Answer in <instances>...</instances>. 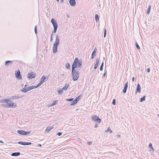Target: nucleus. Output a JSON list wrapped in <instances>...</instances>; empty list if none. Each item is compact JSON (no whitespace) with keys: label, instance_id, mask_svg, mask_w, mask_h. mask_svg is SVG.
<instances>
[{"label":"nucleus","instance_id":"1","mask_svg":"<svg viewBox=\"0 0 159 159\" xmlns=\"http://www.w3.org/2000/svg\"><path fill=\"white\" fill-rule=\"evenodd\" d=\"M79 69H72L71 75L72 76V80L74 81H75L78 79L80 72L78 71Z\"/></svg>","mask_w":159,"mask_h":159},{"label":"nucleus","instance_id":"2","mask_svg":"<svg viewBox=\"0 0 159 159\" xmlns=\"http://www.w3.org/2000/svg\"><path fill=\"white\" fill-rule=\"evenodd\" d=\"M59 43V37L58 35H57L56 37V40L53 44V52L56 53L57 51V47Z\"/></svg>","mask_w":159,"mask_h":159},{"label":"nucleus","instance_id":"3","mask_svg":"<svg viewBox=\"0 0 159 159\" xmlns=\"http://www.w3.org/2000/svg\"><path fill=\"white\" fill-rule=\"evenodd\" d=\"M1 106L5 108L11 107L14 108L16 107V104H15L14 103H11V102H9L7 104L3 103L1 104Z\"/></svg>","mask_w":159,"mask_h":159},{"label":"nucleus","instance_id":"4","mask_svg":"<svg viewBox=\"0 0 159 159\" xmlns=\"http://www.w3.org/2000/svg\"><path fill=\"white\" fill-rule=\"evenodd\" d=\"M78 61V59L77 57L75 58L72 66V69H78L77 66Z\"/></svg>","mask_w":159,"mask_h":159},{"label":"nucleus","instance_id":"5","mask_svg":"<svg viewBox=\"0 0 159 159\" xmlns=\"http://www.w3.org/2000/svg\"><path fill=\"white\" fill-rule=\"evenodd\" d=\"M34 87L33 85L27 87L26 89L25 88H23L22 89H21L20 91L24 93H26L30 90L34 89Z\"/></svg>","mask_w":159,"mask_h":159},{"label":"nucleus","instance_id":"6","mask_svg":"<svg viewBox=\"0 0 159 159\" xmlns=\"http://www.w3.org/2000/svg\"><path fill=\"white\" fill-rule=\"evenodd\" d=\"M35 73H34L33 72H29L27 75V77L29 79H31L35 76Z\"/></svg>","mask_w":159,"mask_h":159},{"label":"nucleus","instance_id":"7","mask_svg":"<svg viewBox=\"0 0 159 159\" xmlns=\"http://www.w3.org/2000/svg\"><path fill=\"white\" fill-rule=\"evenodd\" d=\"M80 97H81V95H80L78 97H76L75 100L71 102L70 104V105L72 106L76 104L79 100L80 99Z\"/></svg>","mask_w":159,"mask_h":159},{"label":"nucleus","instance_id":"8","mask_svg":"<svg viewBox=\"0 0 159 159\" xmlns=\"http://www.w3.org/2000/svg\"><path fill=\"white\" fill-rule=\"evenodd\" d=\"M17 143L23 145H30L32 144L30 142H24L22 141L18 142Z\"/></svg>","mask_w":159,"mask_h":159},{"label":"nucleus","instance_id":"9","mask_svg":"<svg viewBox=\"0 0 159 159\" xmlns=\"http://www.w3.org/2000/svg\"><path fill=\"white\" fill-rule=\"evenodd\" d=\"M16 77L18 79H20L22 78L20 74V70H18L15 74Z\"/></svg>","mask_w":159,"mask_h":159},{"label":"nucleus","instance_id":"10","mask_svg":"<svg viewBox=\"0 0 159 159\" xmlns=\"http://www.w3.org/2000/svg\"><path fill=\"white\" fill-rule=\"evenodd\" d=\"M51 21L53 27H57V25L56 20L52 18L51 19Z\"/></svg>","mask_w":159,"mask_h":159},{"label":"nucleus","instance_id":"11","mask_svg":"<svg viewBox=\"0 0 159 159\" xmlns=\"http://www.w3.org/2000/svg\"><path fill=\"white\" fill-rule=\"evenodd\" d=\"M94 122L96 123L94 125L95 128H97L98 126V125L101 122V120H93Z\"/></svg>","mask_w":159,"mask_h":159},{"label":"nucleus","instance_id":"12","mask_svg":"<svg viewBox=\"0 0 159 159\" xmlns=\"http://www.w3.org/2000/svg\"><path fill=\"white\" fill-rule=\"evenodd\" d=\"M23 97L22 95H17L16 96H14L11 97V99H19L20 98H23Z\"/></svg>","mask_w":159,"mask_h":159},{"label":"nucleus","instance_id":"13","mask_svg":"<svg viewBox=\"0 0 159 159\" xmlns=\"http://www.w3.org/2000/svg\"><path fill=\"white\" fill-rule=\"evenodd\" d=\"M10 99H2L0 100V102L2 103H6L7 104L10 101Z\"/></svg>","mask_w":159,"mask_h":159},{"label":"nucleus","instance_id":"14","mask_svg":"<svg viewBox=\"0 0 159 159\" xmlns=\"http://www.w3.org/2000/svg\"><path fill=\"white\" fill-rule=\"evenodd\" d=\"M48 79V77H46L44 75H43L40 80V82L43 84L45 82V79H46V81Z\"/></svg>","mask_w":159,"mask_h":159},{"label":"nucleus","instance_id":"15","mask_svg":"<svg viewBox=\"0 0 159 159\" xmlns=\"http://www.w3.org/2000/svg\"><path fill=\"white\" fill-rule=\"evenodd\" d=\"M128 81H127L125 84L123 92L124 93H126V90L128 88Z\"/></svg>","mask_w":159,"mask_h":159},{"label":"nucleus","instance_id":"16","mask_svg":"<svg viewBox=\"0 0 159 159\" xmlns=\"http://www.w3.org/2000/svg\"><path fill=\"white\" fill-rule=\"evenodd\" d=\"M69 3L70 5L72 7L75 6L76 5L75 0H70Z\"/></svg>","mask_w":159,"mask_h":159},{"label":"nucleus","instance_id":"17","mask_svg":"<svg viewBox=\"0 0 159 159\" xmlns=\"http://www.w3.org/2000/svg\"><path fill=\"white\" fill-rule=\"evenodd\" d=\"M138 92L139 93H140L141 92V87L140 84H137V86L136 93Z\"/></svg>","mask_w":159,"mask_h":159},{"label":"nucleus","instance_id":"18","mask_svg":"<svg viewBox=\"0 0 159 159\" xmlns=\"http://www.w3.org/2000/svg\"><path fill=\"white\" fill-rule=\"evenodd\" d=\"M53 127L52 126H48L45 129V132L46 133H48L52 129Z\"/></svg>","mask_w":159,"mask_h":159},{"label":"nucleus","instance_id":"19","mask_svg":"<svg viewBox=\"0 0 159 159\" xmlns=\"http://www.w3.org/2000/svg\"><path fill=\"white\" fill-rule=\"evenodd\" d=\"M20 152H15L12 153L11 154V155L12 156L17 157L20 155Z\"/></svg>","mask_w":159,"mask_h":159},{"label":"nucleus","instance_id":"20","mask_svg":"<svg viewBox=\"0 0 159 159\" xmlns=\"http://www.w3.org/2000/svg\"><path fill=\"white\" fill-rule=\"evenodd\" d=\"M99 60L98 58H97L96 59V63L95 65L94 66V69H96L97 68V67L98 64H99Z\"/></svg>","mask_w":159,"mask_h":159},{"label":"nucleus","instance_id":"21","mask_svg":"<svg viewBox=\"0 0 159 159\" xmlns=\"http://www.w3.org/2000/svg\"><path fill=\"white\" fill-rule=\"evenodd\" d=\"M76 120H69V125H73L75 124Z\"/></svg>","mask_w":159,"mask_h":159},{"label":"nucleus","instance_id":"22","mask_svg":"<svg viewBox=\"0 0 159 159\" xmlns=\"http://www.w3.org/2000/svg\"><path fill=\"white\" fill-rule=\"evenodd\" d=\"M96 53V51L95 50V49H94L92 54V55H91V59H93L94 58V57L95 56Z\"/></svg>","mask_w":159,"mask_h":159},{"label":"nucleus","instance_id":"23","mask_svg":"<svg viewBox=\"0 0 159 159\" xmlns=\"http://www.w3.org/2000/svg\"><path fill=\"white\" fill-rule=\"evenodd\" d=\"M24 131L23 130H17V133L19 134L24 135Z\"/></svg>","mask_w":159,"mask_h":159},{"label":"nucleus","instance_id":"24","mask_svg":"<svg viewBox=\"0 0 159 159\" xmlns=\"http://www.w3.org/2000/svg\"><path fill=\"white\" fill-rule=\"evenodd\" d=\"M12 64V61H7L5 62V64L6 66H8L10 64Z\"/></svg>","mask_w":159,"mask_h":159},{"label":"nucleus","instance_id":"25","mask_svg":"<svg viewBox=\"0 0 159 159\" xmlns=\"http://www.w3.org/2000/svg\"><path fill=\"white\" fill-rule=\"evenodd\" d=\"M91 119H100L98 116L96 115H93L91 116Z\"/></svg>","mask_w":159,"mask_h":159},{"label":"nucleus","instance_id":"26","mask_svg":"<svg viewBox=\"0 0 159 159\" xmlns=\"http://www.w3.org/2000/svg\"><path fill=\"white\" fill-rule=\"evenodd\" d=\"M78 67L81 68L82 66V61L81 60H79L78 62Z\"/></svg>","mask_w":159,"mask_h":159},{"label":"nucleus","instance_id":"27","mask_svg":"<svg viewBox=\"0 0 159 159\" xmlns=\"http://www.w3.org/2000/svg\"><path fill=\"white\" fill-rule=\"evenodd\" d=\"M63 90L62 89H61L57 90V91L59 95H61L63 93Z\"/></svg>","mask_w":159,"mask_h":159},{"label":"nucleus","instance_id":"28","mask_svg":"<svg viewBox=\"0 0 159 159\" xmlns=\"http://www.w3.org/2000/svg\"><path fill=\"white\" fill-rule=\"evenodd\" d=\"M69 84H66L65 86L63 87L62 89L63 90H66L69 87Z\"/></svg>","mask_w":159,"mask_h":159},{"label":"nucleus","instance_id":"29","mask_svg":"<svg viewBox=\"0 0 159 159\" xmlns=\"http://www.w3.org/2000/svg\"><path fill=\"white\" fill-rule=\"evenodd\" d=\"M66 67L68 69H69L70 68V66L69 63H67L65 64Z\"/></svg>","mask_w":159,"mask_h":159},{"label":"nucleus","instance_id":"30","mask_svg":"<svg viewBox=\"0 0 159 159\" xmlns=\"http://www.w3.org/2000/svg\"><path fill=\"white\" fill-rule=\"evenodd\" d=\"M151 6L150 5H149L148 6V9L147 11V14H149V13L150 12V10H151Z\"/></svg>","mask_w":159,"mask_h":159},{"label":"nucleus","instance_id":"31","mask_svg":"<svg viewBox=\"0 0 159 159\" xmlns=\"http://www.w3.org/2000/svg\"><path fill=\"white\" fill-rule=\"evenodd\" d=\"M95 20H96V22H97L99 20V16L97 14H96L95 15Z\"/></svg>","mask_w":159,"mask_h":159},{"label":"nucleus","instance_id":"32","mask_svg":"<svg viewBox=\"0 0 159 159\" xmlns=\"http://www.w3.org/2000/svg\"><path fill=\"white\" fill-rule=\"evenodd\" d=\"M30 132H31L30 131H24V135H27L29 134L30 133Z\"/></svg>","mask_w":159,"mask_h":159},{"label":"nucleus","instance_id":"33","mask_svg":"<svg viewBox=\"0 0 159 159\" xmlns=\"http://www.w3.org/2000/svg\"><path fill=\"white\" fill-rule=\"evenodd\" d=\"M145 96H143V97L141 98L140 99V102H142L145 101Z\"/></svg>","mask_w":159,"mask_h":159},{"label":"nucleus","instance_id":"34","mask_svg":"<svg viewBox=\"0 0 159 159\" xmlns=\"http://www.w3.org/2000/svg\"><path fill=\"white\" fill-rule=\"evenodd\" d=\"M57 100L53 101L52 103L50 105V106L52 107L56 104H57Z\"/></svg>","mask_w":159,"mask_h":159},{"label":"nucleus","instance_id":"35","mask_svg":"<svg viewBox=\"0 0 159 159\" xmlns=\"http://www.w3.org/2000/svg\"><path fill=\"white\" fill-rule=\"evenodd\" d=\"M42 84L41 82H40V83H39L36 86H34V87H34V89L39 87Z\"/></svg>","mask_w":159,"mask_h":159},{"label":"nucleus","instance_id":"36","mask_svg":"<svg viewBox=\"0 0 159 159\" xmlns=\"http://www.w3.org/2000/svg\"><path fill=\"white\" fill-rule=\"evenodd\" d=\"M105 132H109L110 133H111L112 132V131L111 130L110 128L109 127H108L107 130L105 131Z\"/></svg>","mask_w":159,"mask_h":159},{"label":"nucleus","instance_id":"37","mask_svg":"<svg viewBox=\"0 0 159 159\" xmlns=\"http://www.w3.org/2000/svg\"><path fill=\"white\" fill-rule=\"evenodd\" d=\"M103 62H102V63L100 67V71H102L103 70Z\"/></svg>","mask_w":159,"mask_h":159},{"label":"nucleus","instance_id":"38","mask_svg":"<svg viewBox=\"0 0 159 159\" xmlns=\"http://www.w3.org/2000/svg\"><path fill=\"white\" fill-rule=\"evenodd\" d=\"M148 147L152 150H154L153 148L152 147V144L151 143H150L148 145Z\"/></svg>","mask_w":159,"mask_h":159},{"label":"nucleus","instance_id":"39","mask_svg":"<svg viewBox=\"0 0 159 159\" xmlns=\"http://www.w3.org/2000/svg\"><path fill=\"white\" fill-rule=\"evenodd\" d=\"M104 37L105 38L106 35V29L105 28H104Z\"/></svg>","mask_w":159,"mask_h":159},{"label":"nucleus","instance_id":"40","mask_svg":"<svg viewBox=\"0 0 159 159\" xmlns=\"http://www.w3.org/2000/svg\"><path fill=\"white\" fill-rule=\"evenodd\" d=\"M136 46L137 49L139 50L140 49V48L137 42L136 43Z\"/></svg>","mask_w":159,"mask_h":159},{"label":"nucleus","instance_id":"41","mask_svg":"<svg viewBox=\"0 0 159 159\" xmlns=\"http://www.w3.org/2000/svg\"><path fill=\"white\" fill-rule=\"evenodd\" d=\"M57 27H54V30L52 31V32L53 33H55L57 31Z\"/></svg>","mask_w":159,"mask_h":159},{"label":"nucleus","instance_id":"42","mask_svg":"<svg viewBox=\"0 0 159 159\" xmlns=\"http://www.w3.org/2000/svg\"><path fill=\"white\" fill-rule=\"evenodd\" d=\"M34 32L36 34H37V26L35 25L34 27Z\"/></svg>","mask_w":159,"mask_h":159},{"label":"nucleus","instance_id":"43","mask_svg":"<svg viewBox=\"0 0 159 159\" xmlns=\"http://www.w3.org/2000/svg\"><path fill=\"white\" fill-rule=\"evenodd\" d=\"M73 100V98H69V99H66V100L68 101H72V102Z\"/></svg>","mask_w":159,"mask_h":159},{"label":"nucleus","instance_id":"44","mask_svg":"<svg viewBox=\"0 0 159 159\" xmlns=\"http://www.w3.org/2000/svg\"><path fill=\"white\" fill-rule=\"evenodd\" d=\"M112 104L113 105H115L116 104V100L115 99H113L112 102Z\"/></svg>","mask_w":159,"mask_h":159},{"label":"nucleus","instance_id":"45","mask_svg":"<svg viewBox=\"0 0 159 159\" xmlns=\"http://www.w3.org/2000/svg\"><path fill=\"white\" fill-rule=\"evenodd\" d=\"M62 134V132H59L57 133V135L59 136H60Z\"/></svg>","mask_w":159,"mask_h":159},{"label":"nucleus","instance_id":"46","mask_svg":"<svg viewBox=\"0 0 159 159\" xmlns=\"http://www.w3.org/2000/svg\"><path fill=\"white\" fill-rule=\"evenodd\" d=\"M107 73V71L106 70V71L105 72L104 74L102 75V77L104 78L105 76Z\"/></svg>","mask_w":159,"mask_h":159},{"label":"nucleus","instance_id":"47","mask_svg":"<svg viewBox=\"0 0 159 159\" xmlns=\"http://www.w3.org/2000/svg\"><path fill=\"white\" fill-rule=\"evenodd\" d=\"M53 34H52L51 35V39H50V42H52V35Z\"/></svg>","mask_w":159,"mask_h":159},{"label":"nucleus","instance_id":"48","mask_svg":"<svg viewBox=\"0 0 159 159\" xmlns=\"http://www.w3.org/2000/svg\"><path fill=\"white\" fill-rule=\"evenodd\" d=\"M92 141H90L88 142V144L89 145H90L92 143Z\"/></svg>","mask_w":159,"mask_h":159},{"label":"nucleus","instance_id":"49","mask_svg":"<svg viewBox=\"0 0 159 159\" xmlns=\"http://www.w3.org/2000/svg\"><path fill=\"white\" fill-rule=\"evenodd\" d=\"M147 71L148 72H149L150 71V69L149 68H147Z\"/></svg>","mask_w":159,"mask_h":159},{"label":"nucleus","instance_id":"50","mask_svg":"<svg viewBox=\"0 0 159 159\" xmlns=\"http://www.w3.org/2000/svg\"><path fill=\"white\" fill-rule=\"evenodd\" d=\"M121 136L120 134H117L116 135V137L118 138H120Z\"/></svg>","mask_w":159,"mask_h":159},{"label":"nucleus","instance_id":"51","mask_svg":"<svg viewBox=\"0 0 159 159\" xmlns=\"http://www.w3.org/2000/svg\"><path fill=\"white\" fill-rule=\"evenodd\" d=\"M28 86V85L27 84H25V87H24L23 88H25V89H26V88L27 87V86Z\"/></svg>","mask_w":159,"mask_h":159},{"label":"nucleus","instance_id":"52","mask_svg":"<svg viewBox=\"0 0 159 159\" xmlns=\"http://www.w3.org/2000/svg\"><path fill=\"white\" fill-rule=\"evenodd\" d=\"M134 77H132V81L133 82V81H134Z\"/></svg>","mask_w":159,"mask_h":159},{"label":"nucleus","instance_id":"53","mask_svg":"<svg viewBox=\"0 0 159 159\" xmlns=\"http://www.w3.org/2000/svg\"><path fill=\"white\" fill-rule=\"evenodd\" d=\"M38 146H39V147H41L42 146V145L41 144H39L38 145H37Z\"/></svg>","mask_w":159,"mask_h":159},{"label":"nucleus","instance_id":"54","mask_svg":"<svg viewBox=\"0 0 159 159\" xmlns=\"http://www.w3.org/2000/svg\"><path fill=\"white\" fill-rule=\"evenodd\" d=\"M0 143H4V142L2 141V140H0Z\"/></svg>","mask_w":159,"mask_h":159},{"label":"nucleus","instance_id":"55","mask_svg":"<svg viewBox=\"0 0 159 159\" xmlns=\"http://www.w3.org/2000/svg\"><path fill=\"white\" fill-rule=\"evenodd\" d=\"M60 1L62 3H63L64 1L63 0H60Z\"/></svg>","mask_w":159,"mask_h":159},{"label":"nucleus","instance_id":"56","mask_svg":"<svg viewBox=\"0 0 159 159\" xmlns=\"http://www.w3.org/2000/svg\"><path fill=\"white\" fill-rule=\"evenodd\" d=\"M67 17H68V18H69V16H68V15H67Z\"/></svg>","mask_w":159,"mask_h":159},{"label":"nucleus","instance_id":"57","mask_svg":"<svg viewBox=\"0 0 159 159\" xmlns=\"http://www.w3.org/2000/svg\"><path fill=\"white\" fill-rule=\"evenodd\" d=\"M62 76H64V74H62Z\"/></svg>","mask_w":159,"mask_h":159},{"label":"nucleus","instance_id":"58","mask_svg":"<svg viewBox=\"0 0 159 159\" xmlns=\"http://www.w3.org/2000/svg\"><path fill=\"white\" fill-rule=\"evenodd\" d=\"M57 2H59V0H57Z\"/></svg>","mask_w":159,"mask_h":159},{"label":"nucleus","instance_id":"59","mask_svg":"<svg viewBox=\"0 0 159 159\" xmlns=\"http://www.w3.org/2000/svg\"><path fill=\"white\" fill-rule=\"evenodd\" d=\"M157 116H158L159 117V114H158V115H157Z\"/></svg>","mask_w":159,"mask_h":159},{"label":"nucleus","instance_id":"60","mask_svg":"<svg viewBox=\"0 0 159 159\" xmlns=\"http://www.w3.org/2000/svg\"><path fill=\"white\" fill-rule=\"evenodd\" d=\"M55 124H57V122H56V123H55Z\"/></svg>","mask_w":159,"mask_h":159},{"label":"nucleus","instance_id":"61","mask_svg":"<svg viewBox=\"0 0 159 159\" xmlns=\"http://www.w3.org/2000/svg\"><path fill=\"white\" fill-rule=\"evenodd\" d=\"M96 48H94V49H95V50H96Z\"/></svg>","mask_w":159,"mask_h":159}]
</instances>
